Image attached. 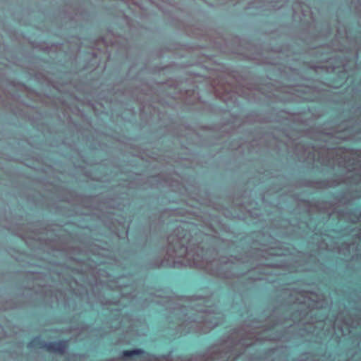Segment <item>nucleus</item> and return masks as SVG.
<instances>
[{
	"label": "nucleus",
	"instance_id": "6ab92c4d",
	"mask_svg": "<svg viewBox=\"0 0 361 361\" xmlns=\"http://www.w3.org/2000/svg\"><path fill=\"white\" fill-rule=\"evenodd\" d=\"M273 9H279L280 8H281L283 6V5H276V2L274 4H272L270 6Z\"/></svg>",
	"mask_w": 361,
	"mask_h": 361
},
{
	"label": "nucleus",
	"instance_id": "c756f323",
	"mask_svg": "<svg viewBox=\"0 0 361 361\" xmlns=\"http://www.w3.org/2000/svg\"><path fill=\"white\" fill-rule=\"evenodd\" d=\"M28 273H30L31 271H27ZM32 273H34V271H32ZM35 274H38L37 272H35Z\"/></svg>",
	"mask_w": 361,
	"mask_h": 361
},
{
	"label": "nucleus",
	"instance_id": "20e7f679",
	"mask_svg": "<svg viewBox=\"0 0 361 361\" xmlns=\"http://www.w3.org/2000/svg\"><path fill=\"white\" fill-rule=\"evenodd\" d=\"M203 292L204 294L182 298H161L160 295H155L151 296L150 302L165 307L167 321L175 325L171 328L174 329L176 336L207 334L223 323L225 317L214 305V293L208 295L207 289Z\"/></svg>",
	"mask_w": 361,
	"mask_h": 361
},
{
	"label": "nucleus",
	"instance_id": "9b49d317",
	"mask_svg": "<svg viewBox=\"0 0 361 361\" xmlns=\"http://www.w3.org/2000/svg\"><path fill=\"white\" fill-rule=\"evenodd\" d=\"M46 343L45 341H43L40 338V337L37 336L32 339L27 344V348H39V349H44V347L42 346L43 343Z\"/></svg>",
	"mask_w": 361,
	"mask_h": 361
},
{
	"label": "nucleus",
	"instance_id": "1a4fd4ad",
	"mask_svg": "<svg viewBox=\"0 0 361 361\" xmlns=\"http://www.w3.org/2000/svg\"><path fill=\"white\" fill-rule=\"evenodd\" d=\"M145 353V351L142 349H133L129 350H123L122 352L121 357L123 360H130L135 355H140Z\"/></svg>",
	"mask_w": 361,
	"mask_h": 361
},
{
	"label": "nucleus",
	"instance_id": "f8f14e48",
	"mask_svg": "<svg viewBox=\"0 0 361 361\" xmlns=\"http://www.w3.org/2000/svg\"><path fill=\"white\" fill-rule=\"evenodd\" d=\"M132 97L133 98V99L137 101L140 102V111L142 112H143L145 111V109L146 108V104H144L145 101L144 99L142 98V97L140 96H138V95H135V92H133L132 93Z\"/></svg>",
	"mask_w": 361,
	"mask_h": 361
},
{
	"label": "nucleus",
	"instance_id": "f03ea898",
	"mask_svg": "<svg viewBox=\"0 0 361 361\" xmlns=\"http://www.w3.org/2000/svg\"><path fill=\"white\" fill-rule=\"evenodd\" d=\"M173 231L167 237L166 255L153 267H195L208 274L224 279L247 276L253 281H268L267 276H278L286 280L293 272L309 271L308 262L301 263L305 255L294 257L287 249L271 245L274 238L264 233H255L257 240L245 255L237 257L219 255L221 247L216 246L219 232L213 224L204 231L197 232L196 226L176 221Z\"/></svg>",
	"mask_w": 361,
	"mask_h": 361
},
{
	"label": "nucleus",
	"instance_id": "423d86ee",
	"mask_svg": "<svg viewBox=\"0 0 361 361\" xmlns=\"http://www.w3.org/2000/svg\"><path fill=\"white\" fill-rule=\"evenodd\" d=\"M35 285L39 287V290L36 292L37 296L44 302L51 304L56 302L57 304L63 303L65 305H68L65 291L59 289L54 290L51 286L42 285L37 281L35 282Z\"/></svg>",
	"mask_w": 361,
	"mask_h": 361
},
{
	"label": "nucleus",
	"instance_id": "4be33fe9",
	"mask_svg": "<svg viewBox=\"0 0 361 361\" xmlns=\"http://www.w3.org/2000/svg\"><path fill=\"white\" fill-rule=\"evenodd\" d=\"M8 307L13 308V307H16V306H8V305H5V306H4L3 307H1V309H2V310H6V309H7V308H8Z\"/></svg>",
	"mask_w": 361,
	"mask_h": 361
},
{
	"label": "nucleus",
	"instance_id": "2f4dec72",
	"mask_svg": "<svg viewBox=\"0 0 361 361\" xmlns=\"http://www.w3.org/2000/svg\"><path fill=\"white\" fill-rule=\"evenodd\" d=\"M148 94V93H145V96H147Z\"/></svg>",
	"mask_w": 361,
	"mask_h": 361
},
{
	"label": "nucleus",
	"instance_id": "f3484780",
	"mask_svg": "<svg viewBox=\"0 0 361 361\" xmlns=\"http://www.w3.org/2000/svg\"><path fill=\"white\" fill-rule=\"evenodd\" d=\"M274 54L276 55V59H281L283 56V52L281 50L278 51H274Z\"/></svg>",
	"mask_w": 361,
	"mask_h": 361
},
{
	"label": "nucleus",
	"instance_id": "a211bd4d",
	"mask_svg": "<svg viewBox=\"0 0 361 361\" xmlns=\"http://www.w3.org/2000/svg\"><path fill=\"white\" fill-rule=\"evenodd\" d=\"M290 69L292 71V72L294 74H298L302 71L300 68H292V67H290Z\"/></svg>",
	"mask_w": 361,
	"mask_h": 361
},
{
	"label": "nucleus",
	"instance_id": "5701e85b",
	"mask_svg": "<svg viewBox=\"0 0 361 361\" xmlns=\"http://www.w3.org/2000/svg\"><path fill=\"white\" fill-rule=\"evenodd\" d=\"M91 54L92 55L93 58H97V55L96 52L94 51H92L91 52Z\"/></svg>",
	"mask_w": 361,
	"mask_h": 361
},
{
	"label": "nucleus",
	"instance_id": "412c9836",
	"mask_svg": "<svg viewBox=\"0 0 361 361\" xmlns=\"http://www.w3.org/2000/svg\"><path fill=\"white\" fill-rule=\"evenodd\" d=\"M279 178H273L270 180V183L276 185L279 182Z\"/></svg>",
	"mask_w": 361,
	"mask_h": 361
},
{
	"label": "nucleus",
	"instance_id": "cd10ccee",
	"mask_svg": "<svg viewBox=\"0 0 361 361\" xmlns=\"http://www.w3.org/2000/svg\"><path fill=\"white\" fill-rule=\"evenodd\" d=\"M152 178L156 181H158V177L157 176H154V177H152Z\"/></svg>",
	"mask_w": 361,
	"mask_h": 361
},
{
	"label": "nucleus",
	"instance_id": "6e6552de",
	"mask_svg": "<svg viewBox=\"0 0 361 361\" xmlns=\"http://www.w3.org/2000/svg\"><path fill=\"white\" fill-rule=\"evenodd\" d=\"M44 349L52 353L63 355L67 349L68 341H59L47 342L43 343Z\"/></svg>",
	"mask_w": 361,
	"mask_h": 361
},
{
	"label": "nucleus",
	"instance_id": "0eeeda50",
	"mask_svg": "<svg viewBox=\"0 0 361 361\" xmlns=\"http://www.w3.org/2000/svg\"><path fill=\"white\" fill-rule=\"evenodd\" d=\"M118 216V214H116L114 212L110 213V220L111 223L107 224L106 226L109 227L110 230H111L114 233H115L116 235L121 237L118 233V229L116 227L115 222L116 221L119 226L121 227L122 230L125 232L126 235H128V224L126 221V219L124 217H121V219H117Z\"/></svg>",
	"mask_w": 361,
	"mask_h": 361
},
{
	"label": "nucleus",
	"instance_id": "f257e3e1",
	"mask_svg": "<svg viewBox=\"0 0 361 361\" xmlns=\"http://www.w3.org/2000/svg\"><path fill=\"white\" fill-rule=\"evenodd\" d=\"M357 118L341 122L330 132L321 133L311 141L305 138L291 140L286 133V141L275 140L279 151L283 145L302 162L327 167L335 172L331 180L308 181L317 189L334 188L343 183L346 190L334 198V203L301 200L307 221L300 223L312 234L318 247L337 252L345 257L361 258V209L348 206L361 197V150L339 145L344 140L361 141V112ZM284 300L263 321L248 322L242 328V357H265L269 349L261 348L265 341L320 342L329 331L347 336L357 331L361 338V306L343 311L329 318V301L323 295L299 290L294 284L283 288Z\"/></svg>",
	"mask_w": 361,
	"mask_h": 361
},
{
	"label": "nucleus",
	"instance_id": "39448f33",
	"mask_svg": "<svg viewBox=\"0 0 361 361\" xmlns=\"http://www.w3.org/2000/svg\"><path fill=\"white\" fill-rule=\"evenodd\" d=\"M236 94L249 102H258L260 100L261 91L258 88L246 87L240 90L239 93L237 91L224 90L222 95L217 94L226 105L227 108H231V104H235L236 101Z\"/></svg>",
	"mask_w": 361,
	"mask_h": 361
},
{
	"label": "nucleus",
	"instance_id": "4468645a",
	"mask_svg": "<svg viewBox=\"0 0 361 361\" xmlns=\"http://www.w3.org/2000/svg\"><path fill=\"white\" fill-rule=\"evenodd\" d=\"M273 95L279 101L281 102H289L292 99H293V97L290 95H287L285 97H280L279 94H273Z\"/></svg>",
	"mask_w": 361,
	"mask_h": 361
},
{
	"label": "nucleus",
	"instance_id": "7ed1b4c3",
	"mask_svg": "<svg viewBox=\"0 0 361 361\" xmlns=\"http://www.w3.org/2000/svg\"><path fill=\"white\" fill-rule=\"evenodd\" d=\"M91 251L92 254L87 256V259L73 257L75 261L83 262L80 269L82 275L94 276V282L87 283L91 287V293H89L87 288L83 284L79 283L75 279L68 283V291L78 298L80 301H85L91 307H93L94 303H100L104 308L109 310L112 316L111 320L118 322L115 326L109 327V331H114L121 327L123 322V318H121L122 314L121 306H126L124 300L133 295L123 290V286L127 287L123 283L125 279L123 277H119L114 281L102 279L103 276H106L107 279L110 276L106 269L102 267L109 264L107 259L111 254L109 250L104 248H98L94 250L92 247Z\"/></svg>",
	"mask_w": 361,
	"mask_h": 361
},
{
	"label": "nucleus",
	"instance_id": "a878e982",
	"mask_svg": "<svg viewBox=\"0 0 361 361\" xmlns=\"http://www.w3.org/2000/svg\"><path fill=\"white\" fill-rule=\"evenodd\" d=\"M262 201L263 203L265 202V194H263L262 197Z\"/></svg>",
	"mask_w": 361,
	"mask_h": 361
},
{
	"label": "nucleus",
	"instance_id": "9d476101",
	"mask_svg": "<svg viewBox=\"0 0 361 361\" xmlns=\"http://www.w3.org/2000/svg\"><path fill=\"white\" fill-rule=\"evenodd\" d=\"M278 118H274L272 121H275L277 122L283 123L284 124H288L289 123V121L292 119V118H295L294 115H289L286 114V112L283 111H280L278 113Z\"/></svg>",
	"mask_w": 361,
	"mask_h": 361
},
{
	"label": "nucleus",
	"instance_id": "393cba45",
	"mask_svg": "<svg viewBox=\"0 0 361 361\" xmlns=\"http://www.w3.org/2000/svg\"><path fill=\"white\" fill-rule=\"evenodd\" d=\"M240 144L239 145H232L231 146V149H237L238 147H240Z\"/></svg>",
	"mask_w": 361,
	"mask_h": 361
},
{
	"label": "nucleus",
	"instance_id": "b1692460",
	"mask_svg": "<svg viewBox=\"0 0 361 361\" xmlns=\"http://www.w3.org/2000/svg\"><path fill=\"white\" fill-rule=\"evenodd\" d=\"M270 63H273V64H280V63H281L280 61H276V60H275L274 61L270 62Z\"/></svg>",
	"mask_w": 361,
	"mask_h": 361
},
{
	"label": "nucleus",
	"instance_id": "ddd939ff",
	"mask_svg": "<svg viewBox=\"0 0 361 361\" xmlns=\"http://www.w3.org/2000/svg\"><path fill=\"white\" fill-rule=\"evenodd\" d=\"M290 91L297 92L298 93L306 94L308 88L302 85H297L296 87L289 88Z\"/></svg>",
	"mask_w": 361,
	"mask_h": 361
},
{
	"label": "nucleus",
	"instance_id": "7c9ffc66",
	"mask_svg": "<svg viewBox=\"0 0 361 361\" xmlns=\"http://www.w3.org/2000/svg\"><path fill=\"white\" fill-rule=\"evenodd\" d=\"M298 60V59H295V58H292L291 60Z\"/></svg>",
	"mask_w": 361,
	"mask_h": 361
},
{
	"label": "nucleus",
	"instance_id": "dca6fc26",
	"mask_svg": "<svg viewBox=\"0 0 361 361\" xmlns=\"http://www.w3.org/2000/svg\"><path fill=\"white\" fill-rule=\"evenodd\" d=\"M159 185H166L169 187H173L175 185L173 184V181H170L169 179H164V183H159Z\"/></svg>",
	"mask_w": 361,
	"mask_h": 361
},
{
	"label": "nucleus",
	"instance_id": "aec40b11",
	"mask_svg": "<svg viewBox=\"0 0 361 361\" xmlns=\"http://www.w3.org/2000/svg\"><path fill=\"white\" fill-rule=\"evenodd\" d=\"M222 243L226 245L228 249H231V247L233 246V243H231L229 242L222 241Z\"/></svg>",
	"mask_w": 361,
	"mask_h": 361
},
{
	"label": "nucleus",
	"instance_id": "2eb2a0df",
	"mask_svg": "<svg viewBox=\"0 0 361 361\" xmlns=\"http://www.w3.org/2000/svg\"><path fill=\"white\" fill-rule=\"evenodd\" d=\"M281 190V187L279 186H274L269 188L267 191V193L272 194V193H277Z\"/></svg>",
	"mask_w": 361,
	"mask_h": 361
},
{
	"label": "nucleus",
	"instance_id": "c85d7f7f",
	"mask_svg": "<svg viewBox=\"0 0 361 361\" xmlns=\"http://www.w3.org/2000/svg\"><path fill=\"white\" fill-rule=\"evenodd\" d=\"M287 59L286 60V62H288L290 61L289 56L286 55Z\"/></svg>",
	"mask_w": 361,
	"mask_h": 361
},
{
	"label": "nucleus",
	"instance_id": "bb28decb",
	"mask_svg": "<svg viewBox=\"0 0 361 361\" xmlns=\"http://www.w3.org/2000/svg\"><path fill=\"white\" fill-rule=\"evenodd\" d=\"M300 97L302 99H307L308 98L306 97V96H300Z\"/></svg>",
	"mask_w": 361,
	"mask_h": 361
}]
</instances>
